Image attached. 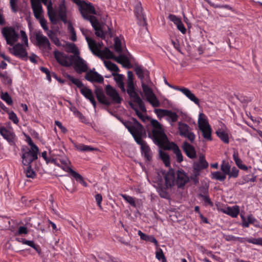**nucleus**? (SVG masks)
Listing matches in <instances>:
<instances>
[{
    "mask_svg": "<svg viewBox=\"0 0 262 262\" xmlns=\"http://www.w3.org/2000/svg\"><path fill=\"white\" fill-rule=\"evenodd\" d=\"M54 57L57 61L65 67L74 66L77 73L81 74L87 71L88 67L85 61L78 55H69L61 52L56 50L54 51Z\"/></svg>",
    "mask_w": 262,
    "mask_h": 262,
    "instance_id": "nucleus-1",
    "label": "nucleus"
},
{
    "mask_svg": "<svg viewBox=\"0 0 262 262\" xmlns=\"http://www.w3.org/2000/svg\"><path fill=\"white\" fill-rule=\"evenodd\" d=\"M135 71L138 77L140 79L142 83V88L147 100L154 107H159L160 102L153 93L152 89L146 84L148 83L150 80L149 72L146 69H143L141 67H136Z\"/></svg>",
    "mask_w": 262,
    "mask_h": 262,
    "instance_id": "nucleus-2",
    "label": "nucleus"
},
{
    "mask_svg": "<svg viewBox=\"0 0 262 262\" xmlns=\"http://www.w3.org/2000/svg\"><path fill=\"white\" fill-rule=\"evenodd\" d=\"M154 142L165 150H172L176 155L177 161L181 163L183 160V155L179 146L174 142H170L164 133L160 131H153Z\"/></svg>",
    "mask_w": 262,
    "mask_h": 262,
    "instance_id": "nucleus-3",
    "label": "nucleus"
},
{
    "mask_svg": "<svg viewBox=\"0 0 262 262\" xmlns=\"http://www.w3.org/2000/svg\"><path fill=\"white\" fill-rule=\"evenodd\" d=\"M48 14L50 21L53 24H55L57 23V17L64 23H66L67 21V9L64 1H63L59 5L57 10L55 11L52 8V1L50 0L48 5Z\"/></svg>",
    "mask_w": 262,
    "mask_h": 262,
    "instance_id": "nucleus-4",
    "label": "nucleus"
},
{
    "mask_svg": "<svg viewBox=\"0 0 262 262\" xmlns=\"http://www.w3.org/2000/svg\"><path fill=\"white\" fill-rule=\"evenodd\" d=\"M126 91L131 100L136 103L142 111H145L146 108L144 105V103L138 93L135 91L134 81H127Z\"/></svg>",
    "mask_w": 262,
    "mask_h": 262,
    "instance_id": "nucleus-5",
    "label": "nucleus"
},
{
    "mask_svg": "<svg viewBox=\"0 0 262 262\" xmlns=\"http://www.w3.org/2000/svg\"><path fill=\"white\" fill-rule=\"evenodd\" d=\"M2 33L5 38L7 43L10 46H13L19 38V34L15 31L12 27H5L2 31Z\"/></svg>",
    "mask_w": 262,
    "mask_h": 262,
    "instance_id": "nucleus-6",
    "label": "nucleus"
},
{
    "mask_svg": "<svg viewBox=\"0 0 262 262\" xmlns=\"http://www.w3.org/2000/svg\"><path fill=\"white\" fill-rule=\"evenodd\" d=\"M79 11L85 19L89 20L90 23L94 20L93 18L96 17L90 14H96V12L95 8L90 3L82 2L79 6Z\"/></svg>",
    "mask_w": 262,
    "mask_h": 262,
    "instance_id": "nucleus-7",
    "label": "nucleus"
},
{
    "mask_svg": "<svg viewBox=\"0 0 262 262\" xmlns=\"http://www.w3.org/2000/svg\"><path fill=\"white\" fill-rule=\"evenodd\" d=\"M22 155L21 158L23 159L22 163L24 165H28L36 160L38 158L37 155L39 152V149L36 151L34 149H29L28 147L23 148L21 149Z\"/></svg>",
    "mask_w": 262,
    "mask_h": 262,
    "instance_id": "nucleus-8",
    "label": "nucleus"
},
{
    "mask_svg": "<svg viewBox=\"0 0 262 262\" xmlns=\"http://www.w3.org/2000/svg\"><path fill=\"white\" fill-rule=\"evenodd\" d=\"M13 46L12 48L9 49L10 52L16 57L27 60L28 53L24 46L20 43H17Z\"/></svg>",
    "mask_w": 262,
    "mask_h": 262,
    "instance_id": "nucleus-9",
    "label": "nucleus"
},
{
    "mask_svg": "<svg viewBox=\"0 0 262 262\" xmlns=\"http://www.w3.org/2000/svg\"><path fill=\"white\" fill-rule=\"evenodd\" d=\"M134 14L138 20V24L141 26H146L147 23L146 17L143 13V9L140 2L137 3L134 8Z\"/></svg>",
    "mask_w": 262,
    "mask_h": 262,
    "instance_id": "nucleus-10",
    "label": "nucleus"
},
{
    "mask_svg": "<svg viewBox=\"0 0 262 262\" xmlns=\"http://www.w3.org/2000/svg\"><path fill=\"white\" fill-rule=\"evenodd\" d=\"M35 39L37 42V45L44 49H50V43L48 38L44 36L41 31H39L35 33Z\"/></svg>",
    "mask_w": 262,
    "mask_h": 262,
    "instance_id": "nucleus-11",
    "label": "nucleus"
},
{
    "mask_svg": "<svg viewBox=\"0 0 262 262\" xmlns=\"http://www.w3.org/2000/svg\"><path fill=\"white\" fill-rule=\"evenodd\" d=\"M82 34L85 37L89 47L93 54H97L96 50H98V45L96 41L88 36L89 31L83 28H80Z\"/></svg>",
    "mask_w": 262,
    "mask_h": 262,
    "instance_id": "nucleus-12",
    "label": "nucleus"
},
{
    "mask_svg": "<svg viewBox=\"0 0 262 262\" xmlns=\"http://www.w3.org/2000/svg\"><path fill=\"white\" fill-rule=\"evenodd\" d=\"M165 186L166 188H171L176 184L174 170L171 168L165 174Z\"/></svg>",
    "mask_w": 262,
    "mask_h": 262,
    "instance_id": "nucleus-13",
    "label": "nucleus"
},
{
    "mask_svg": "<svg viewBox=\"0 0 262 262\" xmlns=\"http://www.w3.org/2000/svg\"><path fill=\"white\" fill-rule=\"evenodd\" d=\"M137 144L140 145V147L147 143L142 139V137L145 134V130L143 126H139L136 131L131 134Z\"/></svg>",
    "mask_w": 262,
    "mask_h": 262,
    "instance_id": "nucleus-14",
    "label": "nucleus"
},
{
    "mask_svg": "<svg viewBox=\"0 0 262 262\" xmlns=\"http://www.w3.org/2000/svg\"><path fill=\"white\" fill-rule=\"evenodd\" d=\"M189 177L183 170L177 171L176 184H177L178 188H183L185 184L189 182Z\"/></svg>",
    "mask_w": 262,
    "mask_h": 262,
    "instance_id": "nucleus-15",
    "label": "nucleus"
},
{
    "mask_svg": "<svg viewBox=\"0 0 262 262\" xmlns=\"http://www.w3.org/2000/svg\"><path fill=\"white\" fill-rule=\"evenodd\" d=\"M175 90L182 92L190 100L193 102L195 104L200 105V100L193 94L190 90L185 87L176 86Z\"/></svg>",
    "mask_w": 262,
    "mask_h": 262,
    "instance_id": "nucleus-16",
    "label": "nucleus"
},
{
    "mask_svg": "<svg viewBox=\"0 0 262 262\" xmlns=\"http://www.w3.org/2000/svg\"><path fill=\"white\" fill-rule=\"evenodd\" d=\"M106 94L110 96L115 103H120L122 99L119 96L117 91L110 85H107L105 89Z\"/></svg>",
    "mask_w": 262,
    "mask_h": 262,
    "instance_id": "nucleus-17",
    "label": "nucleus"
},
{
    "mask_svg": "<svg viewBox=\"0 0 262 262\" xmlns=\"http://www.w3.org/2000/svg\"><path fill=\"white\" fill-rule=\"evenodd\" d=\"M182 148L186 156L191 159H195L196 157V153L193 146L187 142H184Z\"/></svg>",
    "mask_w": 262,
    "mask_h": 262,
    "instance_id": "nucleus-18",
    "label": "nucleus"
},
{
    "mask_svg": "<svg viewBox=\"0 0 262 262\" xmlns=\"http://www.w3.org/2000/svg\"><path fill=\"white\" fill-rule=\"evenodd\" d=\"M58 161L60 162L59 167H61L64 171L69 173L70 175L74 172L75 171L73 170L72 168V164L69 159L66 157H62L58 159Z\"/></svg>",
    "mask_w": 262,
    "mask_h": 262,
    "instance_id": "nucleus-19",
    "label": "nucleus"
},
{
    "mask_svg": "<svg viewBox=\"0 0 262 262\" xmlns=\"http://www.w3.org/2000/svg\"><path fill=\"white\" fill-rule=\"evenodd\" d=\"M85 78L90 82H96L98 83H102L104 81L103 77L99 74L97 72L90 70L85 75Z\"/></svg>",
    "mask_w": 262,
    "mask_h": 262,
    "instance_id": "nucleus-20",
    "label": "nucleus"
},
{
    "mask_svg": "<svg viewBox=\"0 0 262 262\" xmlns=\"http://www.w3.org/2000/svg\"><path fill=\"white\" fill-rule=\"evenodd\" d=\"M116 116L117 117L118 119L120 120V121L123 123L124 126L128 129V131L130 132V134L136 131V129L138 127H139V126H142L140 123H139L137 121L136 119L134 118H132V122L128 121H123L121 120L120 116Z\"/></svg>",
    "mask_w": 262,
    "mask_h": 262,
    "instance_id": "nucleus-21",
    "label": "nucleus"
},
{
    "mask_svg": "<svg viewBox=\"0 0 262 262\" xmlns=\"http://www.w3.org/2000/svg\"><path fill=\"white\" fill-rule=\"evenodd\" d=\"M95 94L100 103L107 106L111 104L110 101L105 96L102 88H97L95 90Z\"/></svg>",
    "mask_w": 262,
    "mask_h": 262,
    "instance_id": "nucleus-22",
    "label": "nucleus"
},
{
    "mask_svg": "<svg viewBox=\"0 0 262 262\" xmlns=\"http://www.w3.org/2000/svg\"><path fill=\"white\" fill-rule=\"evenodd\" d=\"M0 134L8 142L12 144L14 143L15 135L13 132L7 129L5 127H0Z\"/></svg>",
    "mask_w": 262,
    "mask_h": 262,
    "instance_id": "nucleus-23",
    "label": "nucleus"
},
{
    "mask_svg": "<svg viewBox=\"0 0 262 262\" xmlns=\"http://www.w3.org/2000/svg\"><path fill=\"white\" fill-rule=\"evenodd\" d=\"M80 93L82 94L86 99H89L92 103L94 107H96V102L95 100L93 92L91 90L89 89L86 87H83L80 90Z\"/></svg>",
    "mask_w": 262,
    "mask_h": 262,
    "instance_id": "nucleus-24",
    "label": "nucleus"
},
{
    "mask_svg": "<svg viewBox=\"0 0 262 262\" xmlns=\"http://www.w3.org/2000/svg\"><path fill=\"white\" fill-rule=\"evenodd\" d=\"M94 21L92 20L91 24L95 30V34L97 36L100 37L102 38L105 37L104 33L100 26L99 23L96 17H93Z\"/></svg>",
    "mask_w": 262,
    "mask_h": 262,
    "instance_id": "nucleus-25",
    "label": "nucleus"
},
{
    "mask_svg": "<svg viewBox=\"0 0 262 262\" xmlns=\"http://www.w3.org/2000/svg\"><path fill=\"white\" fill-rule=\"evenodd\" d=\"M114 60L122 65L123 67L129 69L132 65L128 58L124 55H120L118 57L115 56Z\"/></svg>",
    "mask_w": 262,
    "mask_h": 262,
    "instance_id": "nucleus-26",
    "label": "nucleus"
},
{
    "mask_svg": "<svg viewBox=\"0 0 262 262\" xmlns=\"http://www.w3.org/2000/svg\"><path fill=\"white\" fill-rule=\"evenodd\" d=\"M98 45V50H96L97 54H95V55L99 56V53H100L101 56L107 59H115V56L113 54V52L110 49H108V48H105L104 50L101 51L99 49L100 44L99 43V45Z\"/></svg>",
    "mask_w": 262,
    "mask_h": 262,
    "instance_id": "nucleus-27",
    "label": "nucleus"
},
{
    "mask_svg": "<svg viewBox=\"0 0 262 262\" xmlns=\"http://www.w3.org/2000/svg\"><path fill=\"white\" fill-rule=\"evenodd\" d=\"M141 153L144 158L148 161L152 159V152L147 144H144L141 147Z\"/></svg>",
    "mask_w": 262,
    "mask_h": 262,
    "instance_id": "nucleus-28",
    "label": "nucleus"
},
{
    "mask_svg": "<svg viewBox=\"0 0 262 262\" xmlns=\"http://www.w3.org/2000/svg\"><path fill=\"white\" fill-rule=\"evenodd\" d=\"M138 234L140 236V238L145 241L153 243L155 244L156 247H159L158 243L155 237L152 235H147L140 230L138 231Z\"/></svg>",
    "mask_w": 262,
    "mask_h": 262,
    "instance_id": "nucleus-29",
    "label": "nucleus"
},
{
    "mask_svg": "<svg viewBox=\"0 0 262 262\" xmlns=\"http://www.w3.org/2000/svg\"><path fill=\"white\" fill-rule=\"evenodd\" d=\"M65 49L66 52L73 53V55H78L80 54L78 48L73 43H67L65 46Z\"/></svg>",
    "mask_w": 262,
    "mask_h": 262,
    "instance_id": "nucleus-30",
    "label": "nucleus"
},
{
    "mask_svg": "<svg viewBox=\"0 0 262 262\" xmlns=\"http://www.w3.org/2000/svg\"><path fill=\"white\" fill-rule=\"evenodd\" d=\"M30 2L33 13L37 12H43L40 0H30Z\"/></svg>",
    "mask_w": 262,
    "mask_h": 262,
    "instance_id": "nucleus-31",
    "label": "nucleus"
},
{
    "mask_svg": "<svg viewBox=\"0 0 262 262\" xmlns=\"http://www.w3.org/2000/svg\"><path fill=\"white\" fill-rule=\"evenodd\" d=\"M113 75L115 77V80L118 85L119 87L121 89L123 92H125V89L124 88V84L123 82V76L122 74H113Z\"/></svg>",
    "mask_w": 262,
    "mask_h": 262,
    "instance_id": "nucleus-32",
    "label": "nucleus"
},
{
    "mask_svg": "<svg viewBox=\"0 0 262 262\" xmlns=\"http://www.w3.org/2000/svg\"><path fill=\"white\" fill-rule=\"evenodd\" d=\"M0 78L2 79V81L4 84L9 86L11 85L12 80L7 72L5 71L3 73L0 72Z\"/></svg>",
    "mask_w": 262,
    "mask_h": 262,
    "instance_id": "nucleus-33",
    "label": "nucleus"
},
{
    "mask_svg": "<svg viewBox=\"0 0 262 262\" xmlns=\"http://www.w3.org/2000/svg\"><path fill=\"white\" fill-rule=\"evenodd\" d=\"M224 212L232 217H236L239 213V210L238 207L236 206L233 207H228Z\"/></svg>",
    "mask_w": 262,
    "mask_h": 262,
    "instance_id": "nucleus-34",
    "label": "nucleus"
},
{
    "mask_svg": "<svg viewBox=\"0 0 262 262\" xmlns=\"http://www.w3.org/2000/svg\"><path fill=\"white\" fill-rule=\"evenodd\" d=\"M25 166L26 167L24 168V172L26 174V176L29 178H34L36 177V174L34 170L32 169L31 165L30 164Z\"/></svg>",
    "mask_w": 262,
    "mask_h": 262,
    "instance_id": "nucleus-35",
    "label": "nucleus"
},
{
    "mask_svg": "<svg viewBox=\"0 0 262 262\" xmlns=\"http://www.w3.org/2000/svg\"><path fill=\"white\" fill-rule=\"evenodd\" d=\"M216 134L225 143H229V137L227 133L222 129H219L216 131Z\"/></svg>",
    "mask_w": 262,
    "mask_h": 262,
    "instance_id": "nucleus-36",
    "label": "nucleus"
},
{
    "mask_svg": "<svg viewBox=\"0 0 262 262\" xmlns=\"http://www.w3.org/2000/svg\"><path fill=\"white\" fill-rule=\"evenodd\" d=\"M151 123L152 126L155 128V129H153L151 131V133L148 134V136L149 138H151L152 140L154 141V137H153V131L154 130H158L160 131L162 133H164L163 130H162L160 123L156 120H153L151 121Z\"/></svg>",
    "mask_w": 262,
    "mask_h": 262,
    "instance_id": "nucleus-37",
    "label": "nucleus"
},
{
    "mask_svg": "<svg viewBox=\"0 0 262 262\" xmlns=\"http://www.w3.org/2000/svg\"><path fill=\"white\" fill-rule=\"evenodd\" d=\"M76 181L79 182L81 184H82L83 186L86 187H88V184L85 181L83 177L79 173L75 171L73 172L71 175Z\"/></svg>",
    "mask_w": 262,
    "mask_h": 262,
    "instance_id": "nucleus-38",
    "label": "nucleus"
},
{
    "mask_svg": "<svg viewBox=\"0 0 262 262\" xmlns=\"http://www.w3.org/2000/svg\"><path fill=\"white\" fill-rule=\"evenodd\" d=\"M159 155L160 156L161 159L164 162V164L166 166L168 167L170 166V157L168 154L166 152L163 151L161 150H159Z\"/></svg>",
    "mask_w": 262,
    "mask_h": 262,
    "instance_id": "nucleus-39",
    "label": "nucleus"
},
{
    "mask_svg": "<svg viewBox=\"0 0 262 262\" xmlns=\"http://www.w3.org/2000/svg\"><path fill=\"white\" fill-rule=\"evenodd\" d=\"M155 112L157 114V115H185L182 112H172L170 111L164 110L162 109H155Z\"/></svg>",
    "mask_w": 262,
    "mask_h": 262,
    "instance_id": "nucleus-40",
    "label": "nucleus"
},
{
    "mask_svg": "<svg viewBox=\"0 0 262 262\" xmlns=\"http://www.w3.org/2000/svg\"><path fill=\"white\" fill-rule=\"evenodd\" d=\"M104 65L105 66V67L109 70L111 71H113V72H119L120 70L119 69V68L118 67V66L113 63L111 61H104Z\"/></svg>",
    "mask_w": 262,
    "mask_h": 262,
    "instance_id": "nucleus-41",
    "label": "nucleus"
},
{
    "mask_svg": "<svg viewBox=\"0 0 262 262\" xmlns=\"http://www.w3.org/2000/svg\"><path fill=\"white\" fill-rule=\"evenodd\" d=\"M189 126L180 122H179V129L180 131V135L184 136L189 132Z\"/></svg>",
    "mask_w": 262,
    "mask_h": 262,
    "instance_id": "nucleus-42",
    "label": "nucleus"
},
{
    "mask_svg": "<svg viewBox=\"0 0 262 262\" xmlns=\"http://www.w3.org/2000/svg\"><path fill=\"white\" fill-rule=\"evenodd\" d=\"M203 116H199L198 124L200 129L210 127L207 120L203 117Z\"/></svg>",
    "mask_w": 262,
    "mask_h": 262,
    "instance_id": "nucleus-43",
    "label": "nucleus"
},
{
    "mask_svg": "<svg viewBox=\"0 0 262 262\" xmlns=\"http://www.w3.org/2000/svg\"><path fill=\"white\" fill-rule=\"evenodd\" d=\"M212 178L220 181H224L226 178V175L220 171H215L212 173Z\"/></svg>",
    "mask_w": 262,
    "mask_h": 262,
    "instance_id": "nucleus-44",
    "label": "nucleus"
},
{
    "mask_svg": "<svg viewBox=\"0 0 262 262\" xmlns=\"http://www.w3.org/2000/svg\"><path fill=\"white\" fill-rule=\"evenodd\" d=\"M22 242L24 244L27 245L34 248L38 254H40L41 253V249L40 248L39 246L36 245L33 241L23 239Z\"/></svg>",
    "mask_w": 262,
    "mask_h": 262,
    "instance_id": "nucleus-45",
    "label": "nucleus"
},
{
    "mask_svg": "<svg viewBox=\"0 0 262 262\" xmlns=\"http://www.w3.org/2000/svg\"><path fill=\"white\" fill-rule=\"evenodd\" d=\"M156 257L159 260H162V262H167L166 258L163 253L162 250L157 247V251L156 252Z\"/></svg>",
    "mask_w": 262,
    "mask_h": 262,
    "instance_id": "nucleus-46",
    "label": "nucleus"
},
{
    "mask_svg": "<svg viewBox=\"0 0 262 262\" xmlns=\"http://www.w3.org/2000/svg\"><path fill=\"white\" fill-rule=\"evenodd\" d=\"M221 169L223 173L226 175L229 174L231 169V166L228 162L223 161L221 166Z\"/></svg>",
    "mask_w": 262,
    "mask_h": 262,
    "instance_id": "nucleus-47",
    "label": "nucleus"
},
{
    "mask_svg": "<svg viewBox=\"0 0 262 262\" xmlns=\"http://www.w3.org/2000/svg\"><path fill=\"white\" fill-rule=\"evenodd\" d=\"M203 133V137L208 140H211V129L210 126L201 129Z\"/></svg>",
    "mask_w": 262,
    "mask_h": 262,
    "instance_id": "nucleus-48",
    "label": "nucleus"
},
{
    "mask_svg": "<svg viewBox=\"0 0 262 262\" xmlns=\"http://www.w3.org/2000/svg\"><path fill=\"white\" fill-rule=\"evenodd\" d=\"M198 196L199 198H201L202 199V200L204 201L205 205H210V206H213V203L210 199L208 194L203 195L202 193H199V194H198Z\"/></svg>",
    "mask_w": 262,
    "mask_h": 262,
    "instance_id": "nucleus-49",
    "label": "nucleus"
},
{
    "mask_svg": "<svg viewBox=\"0 0 262 262\" xmlns=\"http://www.w3.org/2000/svg\"><path fill=\"white\" fill-rule=\"evenodd\" d=\"M197 163L201 165L202 168L205 169L208 167V163L205 160L204 155L202 154L199 156V160Z\"/></svg>",
    "mask_w": 262,
    "mask_h": 262,
    "instance_id": "nucleus-50",
    "label": "nucleus"
},
{
    "mask_svg": "<svg viewBox=\"0 0 262 262\" xmlns=\"http://www.w3.org/2000/svg\"><path fill=\"white\" fill-rule=\"evenodd\" d=\"M1 98L9 105H11L13 103L11 97L7 92L2 93Z\"/></svg>",
    "mask_w": 262,
    "mask_h": 262,
    "instance_id": "nucleus-51",
    "label": "nucleus"
},
{
    "mask_svg": "<svg viewBox=\"0 0 262 262\" xmlns=\"http://www.w3.org/2000/svg\"><path fill=\"white\" fill-rule=\"evenodd\" d=\"M236 98L243 103H248L249 102L251 101V99L250 97L244 96L243 94H237L235 95Z\"/></svg>",
    "mask_w": 262,
    "mask_h": 262,
    "instance_id": "nucleus-52",
    "label": "nucleus"
},
{
    "mask_svg": "<svg viewBox=\"0 0 262 262\" xmlns=\"http://www.w3.org/2000/svg\"><path fill=\"white\" fill-rule=\"evenodd\" d=\"M121 196L131 206L135 207H136V205L135 203V201L133 197L129 196V195H127L126 194H121Z\"/></svg>",
    "mask_w": 262,
    "mask_h": 262,
    "instance_id": "nucleus-53",
    "label": "nucleus"
},
{
    "mask_svg": "<svg viewBox=\"0 0 262 262\" xmlns=\"http://www.w3.org/2000/svg\"><path fill=\"white\" fill-rule=\"evenodd\" d=\"M233 158L237 166L239 167L242 164V161L238 157V154L237 151H234L233 154Z\"/></svg>",
    "mask_w": 262,
    "mask_h": 262,
    "instance_id": "nucleus-54",
    "label": "nucleus"
},
{
    "mask_svg": "<svg viewBox=\"0 0 262 262\" xmlns=\"http://www.w3.org/2000/svg\"><path fill=\"white\" fill-rule=\"evenodd\" d=\"M78 149L81 151H89L93 150H98L97 148L92 147L88 145H82L79 146Z\"/></svg>",
    "mask_w": 262,
    "mask_h": 262,
    "instance_id": "nucleus-55",
    "label": "nucleus"
},
{
    "mask_svg": "<svg viewBox=\"0 0 262 262\" xmlns=\"http://www.w3.org/2000/svg\"><path fill=\"white\" fill-rule=\"evenodd\" d=\"M167 188L165 187H161L159 188V192L161 197L163 198H167L168 196V193L166 191V189Z\"/></svg>",
    "mask_w": 262,
    "mask_h": 262,
    "instance_id": "nucleus-56",
    "label": "nucleus"
},
{
    "mask_svg": "<svg viewBox=\"0 0 262 262\" xmlns=\"http://www.w3.org/2000/svg\"><path fill=\"white\" fill-rule=\"evenodd\" d=\"M238 169L236 167H233L232 168L231 171H230V173L228 175L229 176V178L231 177L237 178L238 175Z\"/></svg>",
    "mask_w": 262,
    "mask_h": 262,
    "instance_id": "nucleus-57",
    "label": "nucleus"
},
{
    "mask_svg": "<svg viewBox=\"0 0 262 262\" xmlns=\"http://www.w3.org/2000/svg\"><path fill=\"white\" fill-rule=\"evenodd\" d=\"M17 2V0H10L11 8L13 12H16L18 11Z\"/></svg>",
    "mask_w": 262,
    "mask_h": 262,
    "instance_id": "nucleus-58",
    "label": "nucleus"
},
{
    "mask_svg": "<svg viewBox=\"0 0 262 262\" xmlns=\"http://www.w3.org/2000/svg\"><path fill=\"white\" fill-rule=\"evenodd\" d=\"M114 48L117 52L121 53L122 51L121 43L120 40H116L115 42Z\"/></svg>",
    "mask_w": 262,
    "mask_h": 262,
    "instance_id": "nucleus-59",
    "label": "nucleus"
},
{
    "mask_svg": "<svg viewBox=\"0 0 262 262\" xmlns=\"http://www.w3.org/2000/svg\"><path fill=\"white\" fill-rule=\"evenodd\" d=\"M168 18L172 21L176 25L178 24L181 20L180 18L178 17L176 15L173 14H169L168 16Z\"/></svg>",
    "mask_w": 262,
    "mask_h": 262,
    "instance_id": "nucleus-60",
    "label": "nucleus"
},
{
    "mask_svg": "<svg viewBox=\"0 0 262 262\" xmlns=\"http://www.w3.org/2000/svg\"><path fill=\"white\" fill-rule=\"evenodd\" d=\"M20 35L22 41L24 42L25 45L27 46L28 45V37L25 33V32L23 30H20Z\"/></svg>",
    "mask_w": 262,
    "mask_h": 262,
    "instance_id": "nucleus-61",
    "label": "nucleus"
},
{
    "mask_svg": "<svg viewBox=\"0 0 262 262\" xmlns=\"http://www.w3.org/2000/svg\"><path fill=\"white\" fill-rule=\"evenodd\" d=\"M177 29L181 31L183 34H185L186 32V29L184 27L182 21H180L176 25Z\"/></svg>",
    "mask_w": 262,
    "mask_h": 262,
    "instance_id": "nucleus-62",
    "label": "nucleus"
},
{
    "mask_svg": "<svg viewBox=\"0 0 262 262\" xmlns=\"http://www.w3.org/2000/svg\"><path fill=\"white\" fill-rule=\"evenodd\" d=\"M40 24L45 31H48V27L47 25V20L43 17L38 19Z\"/></svg>",
    "mask_w": 262,
    "mask_h": 262,
    "instance_id": "nucleus-63",
    "label": "nucleus"
},
{
    "mask_svg": "<svg viewBox=\"0 0 262 262\" xmlns=\"http://www.w3.org/2000/svg\"><path fill=\"white\" fill-rule=\"evenodd\" d=\"M27 142L29 145L31 146V149H34L36 151L38 150V147L33 142L31 138L28 136L27 138Z\"/></svg>",
    "mask_w": 262,
    "mask_h": 262,
    "instance_id": "nucleus-64",
    "label": "nucleus"
}]
</instances>
